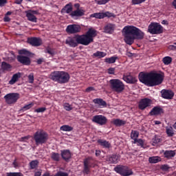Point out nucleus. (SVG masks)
Wrapping results in <instances>:
<instances>
[{"instance_id": "17", "label": "nucleus", "mask_w": 176, "mask_h": 176, "mask_svg": "<svg viewBox=\"0 0 176 176\" xmlns=\"http://www.w3.org/2000/svg\"><path fill=\"white\" fill-rule=\"evenodd\" d=\"M164 113L163 109L160 106H155L149 111V116H157L159 115H162Z\"/></svg>"}, {"instance_id": "54", "label": "nucleus", "mask_w": 176, "mask_h": 176, "mask_svg": "<svg viewBox=\"0 0 176 176\" xmlns=\"http://www.w3.org/2000/svg\"><path fill=\"white\" fill-rule=\"evenodd\" d=\"M37 65H41L42 63H45V58H40L36 60Z\"/></svg>"}, {"instance_id": "64", "label": "nucleus", "mask_w": 176, "mask_h": 176, "mask_svg": "<svg viewBox=\"0 0 176 176\" xmlns=\"http://www.w3.org/2000/svg\"><path fill=\"white\" fill-rule=\"evenodd\" d=\"M172 6L175 8V9H176V0H173V1H172Z\"/></svg>"}, {"instance_id": "34", "label": "nucleus", "mask_w": 176, "mask_h": 176, "mask_svg": "<svg viewBox=\"0 0 176 176\" xmlns=\"http://www.w3.org/2000/svg\"><path fill=\"white\" fill-rule=\"evenodd\" d=\"M37 166H38V160H32V161H31V162H30V168L31 170L37 168Z\"/></svg>"}, {"instance_id": "32", "label": "nucleus", "mask_w": 176, "mask_h": 176, "mask_svg": "<svg viewBox=\"0 0 176 176\" xmlns=\"http://www.w3.org/2000/svg\"><path fill=\"white\" fill-rule=\"evenodd\" d=\"M92 56L98 58H102L106 56V53L101 51H97L96 53L92 54Z\"/></svg>"}, {"instance_id": "47", "label": "nucleus", "mask_w": 176, "mask_h": 176, "mask_svg": "<svg viewBox=\"0 0 176 176\" xmlns=\"http://www.w3.org/2000/svg\"><path fill=\"white\" fill-rule=\"evenodd\" d=\"M96 3L99 6L105 5L109 2V0H95Z\"/></svg>"}, {"instance_id": "31", "label": "nucleus", "mask_w": 176, "mask_h": 176, "mask_svg": "<svg viewBox=\"0 0 176 176\" xmlns=\"http://www.w3.org/2000/svg\"><path fill=\"white\" fill-rule=\"evenodd\" d=\"M133 144H138V146H140L142 148H145L144 141L142 139L133 140Z\"/></svg>"}, {"instance_id": "50", "label": "nucleus", "mask_w": 176, "mask_h": 176, "mask_svg": "<svg viewBox=\"0 0 176 176\" xmlns=\"http://www.w3.org/2000/svg\"><path fill=\"white\" fill-rule=\"evenodd\" d=\"M103 16H107V18H111V17L115 18V14L109 12H106L103 13Z\"/></svg>"}, {"instance_id": "7", "label": "nucleus", "mask_w": 176, "mask_h": 176, "mask_svg": "<svg viewBox=\"0 0 176 176\" xmlns=\"http://www.w3.org/2000/svg\"><path fill=\"white\" fill-rule=\"evenodd\" d=\"M96 167V160L92 159L91 157H88L83 160V170L82 172L83 174L88 175L89 174V169Z\"/></svg>"}, {"instance_id": "1", "label": "nucleus", "mask_w": 176, "mask_h": 176, "mask_svg": "<svg viewBox=\"0 0 176 176\" xmlns=\"http://www.w3.org/2000/svg\"><path fill=\"white\" fill-rule=\"evenodd\" d=\"M97 36V31L94 29L89 28L85 34H77L73 37H69L65 39V45L70 47L74 48L78 45L88 46L94 42V38Z\"/></svg>"}, {"instance_id": "36", "label": "nucleus", "mask_w": 176, "mask_h": 176, "mask_svg": "<svg viewBox=\"0 0 176 176\" xmlns=\"http://www.w3.org/2000/svg\"><path fill=\"white\" fill-rule=\"evenodd\" d=\"M166 135H168V137L169 138L173 137L175 133H173V129L172 128V126L166 128Z\"/></svg>"}, {"instance_id": "52", "label": "nucleus", "mask_w": 176, "mask_h": 176, "mask_svg": "<svg viewBox=\"0 0 176 176\" xmlns=\"http://www.w3.org/2000/svg\"><path fill=\"white\" fill-rule=\"evenodd\" d=\"M28 82L30 83L34 82V75L32 74H30L28 76Z\"/></svg>"}, {"instance_id": "3", "label": "nucleus", "mask_w": 176, "mask_h": 176, "mask_svg": "<svg viewBox=\"0 0 176 176\" xmlns=\"http://www.w3.org/2000/svg\"><path fill=\"white\" fill-rule=\"evenodd\" d=\"M164 76L161 74L154 73H139V82L148 87H154L162 85L163 82Z\"/></svg>"}, {"instance_id": "42", "label": "nucleus", "mask_w": 176, "mask_h": 176, "mask_svg": "<svg viewBox=\"0 0 176 176\" xmlns=\"http://www.w3.org/2000/svg\"><path fill=\"white\" fill-rule=\"evenodd\" d=\"M1 68L3 71H8L12 68V65L6 62H3V63L1 64Z\"/></svg>"}, {"instance_id": "9", "label": "nucleus", "mask_w": 176, "mask_h": 176, "mask_svg": "<svg viewBox=\"0 0 176 176\" xmlns=\"http://www.w3.org/2000/svg\"><path fill=\"white\" fill-rule=\"evenodd\" d=\"M113 170L121 176H130L133 175V171L127 166L118 165L113 168Z\"/></svg>"}, {"instance_id": "60", "label": "nucleus", "mask_w": 176, "mask_h": 176, "mask_svg": "<svg viewBox=\"0 0 176 176\" xmlns=\"http://www.w3.org/2000/svg\"><path fill=\"white\" fill-rule=\"evenodd\" d=\"M4 22H10V18H9L8 16H5L3 19Z\"/></svg>"}, {"instance_id": "56", "label": "nucleus", "mask_w": 176, "mask_h": 176, "mask_svg": "<svg viewBox=\"0 0 176 176\" xmlns=\"http://www.w3.org/2000/svg\"><path fill=\"white\" fill-rule=\"evenodd\" d=\"M94 91V87H89L85 89V92H87V93H89V92Z\"/></svg>"}, {"instance_id": "37", "label": "nucleus", "mask_w": 176, "mask_h": 176, "mask_svg": "<svg viewBox=\"0 0 176 176\" xmlns=\"http://www.w3.org/2000/svg\"><path fill=\"white\" fill-rule=\"evenodd\" d=\"M118 58L116 56H111V58H107L104 59V62L107 64H113Z\"/></svg>"}, {"instance_id": "29", "label": "nucleus", "mask_w": 176, "mask_h": 176, "mask_svg": "<svg viewBox=\"0 0 176 176\" xmlns=\"http://www.w3.org/2000/svg\"><path fill=\"white\" fill-rule=\"evenodd\" d=\"M51 159L52 161L55 162H60L61 160L62 157L60 156V153H51Z\"/></svg>"}, {"instance_id": "25", "label": "nucleus", "mask_w": 176, "mask_h": 176, "mask_svg": "<svg viewBox=\"0 0 176 176\" xmlns=\"http://www.w3.org/2000/svg\"><path fill=\"white\" fill-rule=\"evenodd\" d=\"M126 123H127L126 121L120 119H113V120L112 121V124L116 127L122 126L125 125Z\"/></svg>"}, {"instance_id": "13", "label": "nucleus", "mask_w": 176, "mask_h": 176, "mask_svg": "<svg viewBox=\"0 0 176 176\" xmlns=\"http://www.w3.org/2000/svg\"><path fill=\"white\" fill-rule=\"evenodd\" d=\"M91 121L100 126H103L107 123V118L103 115H96L92 116Z\"/></svg>"}, {"instance_id": "39", "label": "nucleus", "mask_w": 176, "mask_h": 176, "mask_svg": "<svg viewBox=\"0 0 176 176\" xmlns=\"http://www.w3.org/2000/svg\"><path fill=\"white\" fill-rule=\"evenodd\" d=\"M162 61L164 65H169L172 63V58L170 56H164Z\"/></svg>"}, {"instance_id": "61", "label": "nucleus", "mask_w": 176, "mask_h": 176, "mask_svg": "<svg viewBox=\"0 0 176 176\" xmlns=\"http://www.w3.org/2000/svg\"><path fill=\"white\" fill-rule=\"evenodd\" d=\"M19 166V165L16 162V160H14V161H13V167H14V168H17Z\"/></svg>"}, {"instance_id": "63", "label": "nucleus", "mask_w": 176, "mask_h": 176, "mask_svg": "<svg viewBox=\"0 0 176 176\" xmlns=\"http://www.w3.org/2000/svg\"><path fill=\"white\" fill-rule=\"evenodd\" d=\"M100 153H101V151H100V150H96V157L100 156Z\"/></svg>"}, {"instance_id": "44", "label": "nucleus", "mask_w": 176, "mask_h": 176, "mask_svg": "<svg viewBox=\"0 0 176 176\" xmlns=\"http://www.w3.org/2000/svg\"><path fill=\"white\" fill-rule=\"evenodd\" d=\"M45 53L51 55L52 56H54L55 55V52L54 51V50H52V48L47 47L46 48V50L45 51Z\"/></svg>"}, {"instance_id": "59", "label": "nucleus", "mask_w": 176, "mask_h": 176, "mask_svg": "<svg viewBox=\"0 0 176 176\" xmlns=\"http://www.w3.org/2000/svg\"><path fill=\"white\" fill-rule=\"evenodd\" d=\"M162 170H169V166L167 165H163V166H162Z\"/></svg>"}, {"instance_id": "43", "label": "nucleus", "mask_w": 176, "mask_h": 176, "mask_svg": "<svg viewBox=\"0 0 176 176\" xmlns=\"http://www.w3.org/2000/svg\"><path fill=\"white\" fill-rule=\"evenodd\" d=\"M25 14H26V15H38V10H30L28 11H25Z\"/></svg>"}, {"instance_id": "21", "label": "nucleus", "mask_w": 176, "mask_h": 176, "mask_svg": "<svg viewBox=\"0 0 176 176\" xmlns=\"http://www.w3.org/2000/svg\"><path fill=\"white\" fill-rule=\"evenodd\" d=\"M74 12L73 7L72 6V3L65 4V6L64 7H63V9H61V14H70V12Z\"/></svg>"}, {"instance_id": "26", "label": "nucleus", "mask_w": 176, "mask_h": 176, "mask_svg": "<svg viewBox=\"0 0 176 176\" xmlns=\"http://www.w3.org/2000/svg\"><path fill=\"white\" fill-rule=\"evenodd\" d=\"M97 144L104 148H111V143L104 140H97Z\"/></svg>"}, {"instance_id": "38", "label": "nucleus", "mask_w": 176, "mask_h": 176, "mask_svg": "<svg viewBox=\"0 0 176 176\" xmlns=\"http://www.w3.org/2000/svg\"><path fill=\"white\" fill-rule=\"evenodd\" d=\"M138 138H139V132L137 131H131V133H130V138L131 140H139Z\"/></svg>"}, {"instance_id": "6", "label": "nucleus", "mask_w": 176, "mask_h": 176, "mask_svg": "<svg viewBox=\"0 0 176 176\" xmlns=\"http://www.w3.org/2000/svg\"><path fill=\"white\" fill-rule=\"evenodd\" d=\"M109 87H111L112 91L118 94L122 93L124 89V83L120 79H112L109 80Z\"/></svg>"}, {"instance_id": "8", "label": "nucleus", "mask_w": 176, "mask_h": 176, "mask_svg": "<svg viewBox=\"0 0 176 176\" xmlns=\"http://www.w3.org/2000/svg\"><path fill=\"white\" fill-rule=\"evenodd\" d=\"M48 135L44 131H40L34 133V141L36 145L45 144L47 142Z\"/></svg>"}, {"instance_id": "24", "label": "nucleus", "mask_w": 176, "mask_h": 176, "mask_svg": "<svg viewBox=\"0 0 176 176\" xmlns=\"http://www.w3.org/2000/svg\"><path fill=\"white\" fill-rule=\"evenodd\" d=\"M114 30H115V24L107 23V25L104 26V33L106 34H112Z\"/></svg>"}, {"instance_id": "45", "label": "nucleus", "mask_w": 176, "mask_h": 176, "mask_svg": "<svg viewBox=\"0 0 176 176\" xmlns=\"http://www.w3.org/2000/svg\"><path fill=\"white\" fill-rule=\"evenodd\" d=\"M6 176H23V175L21 173H6Z\"/></svg>"}, {"instance_id": "49", "label": "nucleus", "mask_w": 176, "mask_h": 176, "mask_svg": "<svg viewBox=\"0 0 176 176\" xmlns=\"http://www.w3.org/2000/svg\"><path fill=\"white\" fill-rule=\"evenodd\" d=\"M146 0H131V4L133 5H140L142 3L145 2Z\"/></svg>"}, {"instance_id": "57", "label": "nucleus", "mask_w": 176, "mask_h": 176, "mask_svg": "<svg viewBox=\"0 0 176 176\" xmlns=\"http://www.w3.org/2000/svg\"><path fill=\"white\" fill-rule=\"evenodd\" d=\"M72 7H74L76 10H80V5L79 3H74V5H72Z\"/></svg>"}, {"instance_id": "11", "label": "nucleus", "mask_w": 176, "mask_h": 176, "mask_svg": "<svg viewBox=\"0 0 176 176\" xmlns=\"http://www.w3.org/2000/svg\"><path fill=\"white\" fill-rule=\"evenodd\" d=\"M4 99L8 104H15L17 100H19V94L12 93L4 96Z\"/></svg>"}, {"instance_id": "2", "label": "nucleus", "mask_w": 176, "mask_h": 176, "mask_svg": "<svg viewBox=\"0 0 176 176\" xmlns=\"http://www.w3.org/2000/svg\"><path fill=\"white\" fill-rule=\"evenodd\" d=\"M124 36V42L129 45H133L134 40H142L144 38V32L139 30V28L130 25L124 26L122 29Z\"/></svg>"}, {"instance_id": "20", "label": "nucleus", "mask_w": 176, "mask_h": 176, "mask_svg": "<svg viewBox=\"0 0 176 176\" xmlns=\"http://www.w3.org/2000/svg\"><path fill=\"white\" fill-rule=\"evenodd\" d=\"M72 17H81L85 15V10L82 9H78L74 11L70 12V13H67Z\"/></svg>"}, {"instance_id": "30", "label": "nucleus", "mask_w": 176, "mask_h": 176, "mask_svg": "<svg viewBox=\"0 0 176 176\" xmlns=\"http://www.w3.org/2000/svg\"><path fill=\"white\" fill-rule=\"evenodd\" d=\"M161 161L162 158H160V157L158 156L151 157L148 159V162H149L150 164H157Z\"/></svg>"}, {"instance_id": "28", "label": "nucleus", "mask_w": 176, "mask_h": 176, "mask_svg": "<svg viewBox=\"0 0 176 176\" xmlns=\"http://www.w3.org/2000/svg\"><path fill=\"white\" fill-rule=\"evenodd\" d=\"M175 151H164V158L170 160L175 157Z\"/></svg>"}, {"instance_id": "19", "label": "nucleus", "mask_w": 176, "mask_h": 176, "mask_svg": "<svg viewBox=\"0 0 176 176\" xmlns=\"http://www.w3.org/2000/svg\"><path fill=\"white\" fill-rule=\"evenodd\" d=\"M122 80H124V82H127V84L130 85L136 84V82H138L136 77H134L131 75L122 76Z\"/></svg>"}, {"instance_id": "62", "label": "nucleus", "mask_w": 176, "mask_h": 176, "mask_svg": "<svg viewBox=\"0 0 176 176\" xmlns=\"http://www.w3.org/2000/svg\"><path fill=\"white\" fill-rule=\"evenodd\" d=\"M34 176H41V170L36 171L34 173Z\"/></svg>"}, {"instance_id": "33", "label": "nucleus", "mask_w": 176, "mask_h": 176, "mask_svg": "<svg viewBox=\"0 0 176 176\" xmlns=\"http://www.w3.org/2000/svg\"><path fill=\"white\" fill-rule=\"evenodd\" d=\"M34 106V103L31 102L28 104H25V106L22 107V108H21L20 111L21 112H25L27 111L28 110H30L31 108H32V107Z\"/></svg>"}, {"instance_id": "51", "label": "nucleus", "mask_w": 176, "mask_h": 176, "mask_svg": "<svg viewBox=\"0 0 176 176\" xmlns=\"http://www.w3.org/2000/svg\"><path fill=\"white\" fill-rule=\"evenodd\" d=\"M54 176H68V173L63 171H58Z\"/></svg>"}, {"instance_id": "5", "label": "nucleus", "mask_w": 176, "mask_h": 176, "mask_svg": "<svg viewBox=\"0 0 176 176\" xmlns=\"http://www.w3.org/2000/svg\"><path fill=\"white\" fill-rule=\"evenodd\" d=\"M18 53L19 55L16 56V60L22 65L30 66L31 65L30 57L32 56V53L25 49L19 50Z\"/></svg>"}, {"instance_id": "12", "label": "nucleus", "mask_w": 176, "mask_h": 176, "mask_svg": "<svg viewBox=\"0 0 176 176\" xmlns=\"http://www.w3.org/2000/svg\"><path fill=\"white\" fill-rule=\"evenodd\" d=\"M82 30L80 25L77 24H71L67 25V28H65V32H67L69 34H78Z\"/></svg>"}, {"instance_id": "40", "label": "nucleus", "mask_w": 176, "mask_h": 176, "mask_svg": "<svg viewBox=\"0 0 176 176\" xmlns=\"http://www.w3.org/2000/svg\"><path fill=\"white\" fill-rule=\"evenodd\" d=\"M92 17L98 19H103L106 16L103 15V12H98L92 14Z\"/></svg>"}, {"instance_id": "22", "label": "nucleus", "mask_w": 176, "mask_h": 176, "mask_svg": "<svg viewBox=\"0 0 176 176\" xmlns=\"http://www.w3.org/2000/svg\"><path fill=\"white\" fill-rule=\"evenodd\" d=\"M120 160V155L113 154L112 155L107 156V161L110 164H116L118 163V160Z\"/></svg>"}, {"instance_id": "18", "label": "nucleus", "mask_w": 176, "mask_h": 176, "mask_svg": "<svg viewBox=\"0 0 176 176\" xmlns=\"http://www.w3.org/2000/svg\"><path fill=\"white\" fill-rule=\"evenodd\" d=\"M162 98L166 100H172L173 98V91L168 89H163L161 91Z\"/></svg>"}, {"instance_id": "58", "label": "nucleus", "mask_w": 176, "mask_h": 176, "mask_svg": "<svg viewBox=\"0 0 176 176\" xmlns=\"http://www.w3.org/2000/svg\"><path fill=\"white\" fill-rule=\"evenodd\" d=\"M153 143H154V144H158V143H160V138H155V139H154V140H153Z\"/></svg>"}, {"instance_id": "16", "label": "nucleus", "mask_w": 176, "mask_h": 176, "mask_svg": "<svg viewBox=\"0 0 176 176\" xmlns=\"http://www.w3.org/2000/svg\"><path fill=\"white\" fill-rule=\"evenodd\" d=\"M28 43L32 47H39L41 45V39L37 37H31L28 38Z\"/></svg>"}, {"instance_id": "10", "label": "nucleus", "mask_w": 176, "mask_h": 176, "mask_svg": "<svg viewBox=\"0 0 176 176\" xmlns=\"http://www.w3.org/2000/svg\"><path fill=\"white\" fill-rule=\"evenodd\" d=\"M148 32L153 35L163 33V27L157 23H153L148 26Z\"/></svg>"}, {"instance_id": "15", "label": "nucleus", "mask_w": 176, "mask_h": 176, "mask_svg": "<svg viewBox=\"0 0 176 176\" xmlns=\"http://www.w3.org/2000/svg\"><path fill=\"white\" fill-rule=\"evenodd\" d=\"M149 106H151V99L144 98L140 99V101H139L138 108L142 111L145 110Z\"/></svg>"}, {"instance_id": "35", "label": "nucleus", "mask_w": 176, "mask_h": 176, "mask_svg": "<svg viewBox=\"0 0 176 176\" xmlns=\"http://www.w3.org/2000/svg\"><path fill=\"white\" fill-rule=\"evenodd\" d=\"M59 130H60L61 131L70 132L73 131V127L68 125H63L60 128H59Z\"/></svg>"}, {"instance_id": "27", "label": "nucleus", "mask_w": 176, "mask_h": 176, "mask_svg": "<svg viewBox=\"0 0 176 176\" xmlns=\"http://www.w3.org/2000/svg\"><path fill=\"white\" fill-rule=\"evenodd\" d=\"M19 78H21V74H14L12 76V79L10 81H8V84L13 85H14V83H16V82H17V80H19Z\"/></svg>"}, {"instance_id": "41", "label": "nucleus", "mask_w": 176, "mask_h": 176, "mask_svg": "<svg viewBox=\"0 0 176 176\" xmlns=\"http://www.w3.org/2000/svg\"><path fill=\"white\" fill-rule=\"evenodd\" d=\"M27 19L28 21H31L32 23H37V17L34 16V14H27Z\"/></svg>"}, {"instance_id": "4", "label": "nucleus", "mask_w": 176, "mask_h": 176, "mask_svg": "<svg viewBox=\"0 0 176 176\" xmlns=\"http://www.w3.org/2000/svg\"><path fill=\"white\" fill-rule=\"evenodd\" d=\"M50 79L58 84H65L70 80V75L66 72L55 71L51 73Z\"/></svg>"}, {"instance_id": "23", "label": "nucleus", "mask_w": 176, "mask_h": 176, "mask_svg": "<svg viewBox=\"0 0 176 176\" xmlns=\"http://www.w3.org/2000/svg\"><path fill=\"white\" fill-rule=\"evenodd\" d=\"M92 103H94V104H97L100 108H104L107 105L106 102L101 98H96L92 100Z\"/></svg>"}, {"instance_id": "14", "label": "nucleus", "mask_w": 176, "mask_h": 176, "mask_svg": "<svg viewBox=\"0 0 176 176\" xmlns=\"http://www.w3.org/2000/svg\"><path fill=\"white\" fill-rule=\"evenodd\" d=\"M61 153L59 154V156L61 157L63 160L65 162H70V160L72 159V153L70 152V150L68 149H64L61 150Z\"/></svg>"}, {"instance_id": "46", "label": "nucleus", "mask_w": 176, "mask_h": 176, "mask_svg": "<svg viewBox=\"0 0 176 176\" xmlns=\"http://www.w3.org/2000/svg\"><path fill=\"white\" fill-rule=\"evenodd\" d=\"M63 107L64 109L67 111H72V109H73V108L72 107V105H70V104H68V103H64V105Z\"/></svg>"}, {"instance_id": "55", "label": "nucleus", "mask_w": 176, "mask_h": 176, "mask_svg": "<svg viewBox=\"0 0 176 176\" xmlns=\"http://www.w3.org/2000/svg\"><path fill=\"white\" fill-rule=\"evenodd\" d=\"M114 72H115V69H113V68L107 69V74H109V75H113Z\"/></svg>"}, {"instance_id": "53", "label": "nucleus", "mask_w": 176, "mask_h": 176, "mask_svg": "<svg viewBox=\"0 0 176 176\" xmlns=\"http://www.w3.org/2000/svg\"><path fill=\"white\" fill-rule=\"evenodd\" d=\"M168 49L172 51L176 50V43H173V45H169Z\"/></svg>"}, {"instance_id": "48", "label": "nucleus", "mask_w": 176, "mask_h": 176, "mask_svg": "<svg viewBox=\"0 0 176 176\" xmlns=\"http://www.w3.org/2000/svg\"><path fill=\"white\" fill-rule=\"evenodd\" d=\"M45 111H46V107H40L34 110V112L37 113H43Z\"/></svg>"}]
</instances>
